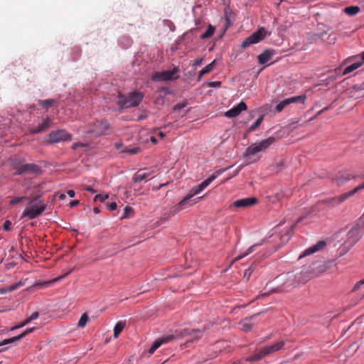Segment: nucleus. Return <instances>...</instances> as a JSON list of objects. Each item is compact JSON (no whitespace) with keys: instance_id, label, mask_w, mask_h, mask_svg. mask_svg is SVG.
I'll return each instance as SVG.
<instances>
[{"instance_id":"1","label":"nucleus","mask_w":364,"mask_h":364,"mask_svg":"<svg viewBox=\"0 0 364 364\" xmlns=\"http://www.w3.org/2000/svg\"><path fill=\"white\" fill-rule=\"evenodd\" d=\"M215 180L214 176H210L204 181H203L200 184L194 186L191 189V193L185 196L178 204L173 206L166 218H169L173 216L176 213L181 210L183 208H186V203L188 201L194 196L198 194L200 191L205 189L210 184Z\"/></svg>"},{"instance_id":"2","label":"nucleus","mask_w":364,"mask_h":364,"mask_svg":"<svg viewBox=\"0 0 364 364\" xmlns=\"http://www.w3.org/2000/svg\"><path fill=\"white\" fill-rule=\"evenodd\" d=\"M144 93L139 91H134L127 97L121 93L118 95L117 102L120 109L137 107L144 98Z\"/></svg>"},{"instance_id":"3","label":"nucleus","mask_w":364,"mask_h":364,"mask_svg":"<svg viewBox=\"0 0 364 364\" xmlns=\"http://www.w3.org/2000/svg\"><path fill=\"white\" fill-rule=\"evenodd\" d=\"M39 196H36L31 199L29 205L22 213L21 218H28L33 220L42 214L46 208V204L43 200H38Z\"/></svg>"},{"instance_id":"4","label":"nucleus","mask_w":364,"mask_h":364,"mask_svg":"<svg viewBox=\"0 0 364 364\" xmlns=\"http://www.w3.org/2000/svg\"><path fill=\"white\" fill-rule=\"evenodd\" d=\"M296 280V274L294 272L282 274L276 278V281L279 285L272 289V292L289 291V289L297 286Z\"/></svg>"},{"instance_id":"5","label":"nucleus","mask_w":364,"mask_h":364,"mask_svg":"<svg viewBox=\"0 0 364 364\" xmlns=\"http://www.w3.org/2000/svg\"><path fill=\"white\" fill-rule=\"evenodd\" d=\"M275 141L276 139L274 136H269L259 142L252 144L245 151L243 154L244 158H248L259 152L265 151Z\"/></svg>"},{"instance_id":"6","label":"nucleus","mask_w":364,"mask_h":364,"mask_svg":"<svg viewBox=\"0 0 364 364\" xmlns=\"http://www.w3.org/2000/svg\"><path fill=\"white\" fill-rule=\"evenodd\" d=\"M284 346V341H279L274 343L273 345L267 346L262 348L258 353L254 354L246 358V361L254 362L257 361L263 358L281 350Z\"/></svg>"},{"instance_id":"7","label":"nucleus","mask_w":364,"mask_h":364,"mask_svg":"<svg viewBox=\"0 0 364 364\" xmlns=\"http://www.w3.org/2000/svg\"><path fill=\"white\" fill-rule=\"evenodd\" d=\"M109 129V124L105 119L95 120L92 122L86 132L93 137H98L105 133Z\"/></svg>"},{"instance_id":"8","label":"nucleus","mask_w":364,"mask_h":364,"mask_svg":"<svg viewBox=\"0 0 364 364\" xmlns=\"http://www.w3.org/2000/svg\"><path fill=\"white\" fill-rule=\"evenodd\" d=\"M269 36H270V32L267 31L264 28H260L244 40L242 47L246 48L250 45L257 43Z\"/></svg>"},{"instance_id":"9","label":"nucleus","mask_w":364,"mask_h":364,"mask_svg":"<svg viewBox=\"0 0 364 364\" xmlns=\"http://www.w3.org/2000/svg\"><path fill=\"white\" fill-rule=\"evenodd\" d=\"M72 135L65 130L53 131L49 134L48 143L54 144L60 141H70Z\"/></svg>"},{"instance_id":"10","label":"nucleus","mask_w":364,"mask_h":364,"mask_svg":"<svg viewBox=\"0 0 364 364\" xmlns=\"http://www.w3.org/2000/svg\"><path fill=\"white\" fill-rule=\"evenodd\" d=\"M208 328V327L205 326L203 331L196 330V329H190V328H184L179 331L177 334V336H180L182 338L190 337L187 341H195L200 339L202 337L203 333L205 330Z\"/></svg>"},{"instance_id":"11","label":"nucleus","mask_w":364,"mask_h":364,"mask_svg":"<svg viewBox=\"0 0 364 364\" xmlns=\"http://www.w3.org/2000/svg\"><path fill=\"white\" fill-rule=\"evenodd\" d=\"M178 71V68H173L172 70L155 73L153 75V80L159 81L173 80L178 78V77H174V75L177 74Z\"/></svg>"},{"instance_id":"12","label":"nucleus","mask_w":364,"mask_h":364,"mask_svg":"<svg viewBox=\"0 0 364 364\" xmlns=\"http://www.w3.org/2000/svg\"><path fill=\"white\" fill-rule=\"evenodd\" d=\"M306 98V96L305 95H301L285 99L277 105V106L275 107V109L277 112H280L291 103H304Z\"/></svg>"},{"instance_id":"13","label":"nucleus","mask_w":364,"mask_h":364,"mask_svg":"<svg viewBox=\"0 0 364 364\" xmlns=\"http://www.w3.org/2000/svg\"><path fill=\"white\" fill-rule=\"evenodd\" d=\"M362 189H364V182L362 184L356 186L354 189H353L348 192H346L343 194H341V196H339L338 197H335V198H332L331 202L333 205L340 204V203H343V201H345L346 199H348L349 197L353 196L355 193H356L357 192H358L359 191H360Z\"/></svg>"},{"instance_id":"14","label":"nucleus","mask_w":364,"mask_h":364,"mask_svg":"<svg viewBox=\"0 0 364 364\" xmlns=\"http://www.w3.org/2000/svg\"><path fill=\"white\" fill-rule=\"evenodd\" d=\"M41 171L40 167L34 164H26L19 166L16 171V175H21L26 173H37Z\"/></svg>"},{"instance_id":"15","label":"nucleus","mask_w":364,"mask_h":364,"mask_svg":"<svg viewBox=\"0 0 364 364\" xmlns=\"http://www.w3.org/2000/svg\"><path fill=\"white\" fill-rule=\"evenodd\" d=\"M361 224L358 223L356 225L353 227L348 232L347 237L348 241L351 244H355L361 237L362 234L360 231Z\"/></svg>"},{"instance_id":"16","label":"nucleus","mask_w":364,"mask_h":364,"mask_svg":"<svg viewBox=\"0 0 364 364\" xmlns=\"http://www.w3.org/2000/svg\"><path fill=\"white\" fill-rule=\"evenodd\" d=\"M296 274V283L297 285L300 284H305L307 282L311 277H313L314 275L316 274V272L313 271H301L299 272L295 273Z\"/></svg>"},{"instance_id":"17","label":"nucleus","mask_w":364,"mask_h":364,"mask_svg":"<svg viewBox=\"0 0 364 364\" xmlns=\"http://www.w3.org/2000/svg\"><path fill=\"white\" fill-rule=\"evenodd\" d=\"M35 329H36L35 327L28 328L26 329L22 333L19 334L18 336L12 337L11 338L4 339L2 342H0V346H4V345H8V344H11V343H16L17 341H19L23 338H24L26 336H27L28 334L34 331Z\"/></svg>"},{"instance_id":"18","label":"nucleus","mask_w":364,"mask_h":364,"mask_svg":"<svg viewBox=\"0 0 364 364\" xmlns=\"http://www.w3.org/2000/svg\"><path fill=\"white\" fill-rule=\"evenodd\" d=\"M247 109V105L244 102H240L237 106L233 107L228 111L225 112L224 115L228 118H232L238 116L242 111Z\"/></svg>"},{"instance_id":"19","label":"nucleus","mask_w":364,"mask_h":364,"mask_svg":"<svg viewBox=\"0 0 364 364\" xmlns=\"http://www.w3.org/2000/svg\"><path fill=\"white\" fill-rule=\"evenodd\" d=\"M153 173L152 171H149L146 168L138 171L132 177V180L134 183H141L144 181H147L148 178Z\"/></svg>"},{"instance_id":"20","label":"nucleus","mask_w":364,"mask_h":364,"mask_svg":"<svg viewBox=\"0 0 364 364\" xmlns=\"http://www.w3.org/2000/svg\"><path fill=\"white\" fill-rule=\"evenodd\" d=\"M355 177V175H352L350 173H338L332 178V180L336 185L342 186Z\"/></svg>"},{"instance_id":"21","label":"nucleus","mask_w":364,"mask_h":364,"mask_svg":"<svg viewBox=\"0 0 364 364\" xmlns=\"http://www.w3.org/2000/svg\"><path fill=\"white\" fill-rule=\"evenodd\" d=\"M174 338L173 335H168L164 337L158 338L154 341L151 348L149 349V353L153 354L156 349H158L163 343H166L171 341Z\"/></svg>"},{"instance_id":"22","label":"nucleus","mask_w":364,"mask_h":364,"mask_svg":"<svg viewBox=\"0 0 364 364\" xmlns=\"http://www.w3.org/2000/svg\"><path fill=\"white\" fill-rule=\"evenodd\" d=\"M257 203V198L254 197L245 198L237 200L233 202V205L236 208H246L255 205Z\"/></svg>"},{"instance_id":"23","label":"nucleus","mask_w":364,"mask_h":364,"mask_svg":"<svg viewBox=\"0 0 364 364\" xmlns=\"http://www.w3.org/2000/svg\"><path fill=\"white\" fill-rule=\"evenodd\" d=\"M51 123V119H50L49 117H46V119H43L41 124H38L36 127L31 128L30 129V132L31 134H35L43 132L50 126Z\"/></svg>"},{"instance_id":"24","label":"nucleus","mask_w":364,"mask_h":364,"mask_svg":"<svg viewBox=\"0 0 364 364\" xmlns=\"http://www.w3.org/2000/svg\"><path fill=\"white\" fill-rule=\"evenodd\" d=\"M326 243L325 241L321 240L318 242L316 245L306 250L304 253L300 255L299 258L309 255L318 252L320 250H322L326 246Z\"/></svg>"},{"instance_id":"25","label":"nucleus","mask_w":364,"mask_h":364,"mask_svg":"<svg viewBox=\"0 0 364 364\" xmlns=\"http://www.w3.org/2000/svg\"><path fill=\"white\" fill-rule=\"evenodd\" d=\"M273 53L269 50H266L258 55V61L259 64H264L268 62L272 57Z\"/></svg>"},{"instance_id":"26","label":"nucleus","mask_w":364,"mask_h":364,"mask_svg":"<svg viewBox=\"0 0 364 364\" xmlns=\"http://www.w3.org/2000/svg\"><path fill=\"white\" fill-rule=\"evenodd\" d=\"M60 278H57L53 280L47 281V282H36L34 284H33L31 287L26 289V290H29L31 288H38V289H43L49 287L51 284L55 282L56 281L59 280Z\"/></svg>"},{"instance_id":"27","label":"nucleus","mask_w":364,"mask_h":364,"mask_svg":"<svg viewBox=\"0 0 364 364\" xmlns=\"http://www.w3.org/2000/svg\"><path fill=\"white\" fill-rule=\"evenodd\" d=\"M362 65H363V61H358V62L353 63L352 65H350L349 66H347L343 70V75H346L350 73L351 72L354 71L355 70L358 69V68H360Z\"/></svg>"},{"instance_id":"28","label":"nucleus","mask_w":364,"mask_h":364,"mask_svg":"<svg viewBox=\"0 0 364 364\" xmlns=\"http://www.w3.org/2000/svg\"><path fill=\"white\" fill-rule=\"evenodd\" d=\"M215 63H216V60H214L213 61H212L210 63L207 65L205 68H203L200 71L199 75H198V80H200V78L203 75H206V74L209 73L210 71H212V70L213 69V68L215 65Z\"/></svg>"},{"instance_id":"29","label":"nucleus","mask_w":364,"mask_h":364,"mask_svg":"<svg viewBox=\"0 0 364 364\" xmlns=\"http://www.w3.org/2000/svg\"><path fill=\"white\" fill-rule=\"evenodd\" d=\"M257 246H259L258 244H255V245L250 246L243 254H241V255L237 256L236 257H235V259L232 260V263H234L236 261H238V260L242 259L243 257L247 256L248 255L252 253Z\"/></svg>"},{"instance_id":"30","label":"nucleus","mask_w":364,"mask_h":364,"mask_svg":"<svg viewBox=\"0 0 364 364\" xmlns=\"http://www.w3.org/2000/svg\"><path fill=\"white\" fill-rule=\"evenodd\" d=\"M256 315H254L252 316L250 319L253 317H255ZM240 324L241 325V329L245 332H247V331H250L252 328V323H250V318H245L243 319L240 323Z\"/></svg>"},{"instance_id":"31","label":"nucleus","mask_w":364,"mask_h":364,"mask_svg":"<svg viewBox=\"0 0 364 364\" xmlns=\"http://www.w3.org/2000/svg\"><path fill=\"white\" fill-rule=\"evenodd\" d=\"M125 326V322L119 321L116 323L114 328V337L115 338H118L119 333L123 331Z\"/></svg>"},{"instance_id":"32","label":"nucleus","mask_w":364,"mask_h":364,"mask_svg":"<svg viewBox=\"0 0 364 364\" xmlns=\"http://www.w3.org/2000/svg\"><path fill=\"white\" fill-rule=\"evenodd\" d=\"M344 11L349 16H354L360 11V8L357 6H350L346 7Z\"/></svg>"},{"instance_id":"33","label":"nucleus","mask_w":364,"mask_h":364,"mask_svg":"<svg viewBox=\"0 0 364 364\" xmlns=\"http://www.w3.org/2000/svg\"><path fill=\"white\" fill-rule=\"evenodd\" d=\"M214 32H215V28L213 26L209 25L208 27V29L205 31V32H204L203 34H201L200 38H202V39L209 38L213 35Z\"/></svg>"},{"instance_id":"34","label":"nucleus","mask_w":364,"mask_h":364,"mask_svg":"<svg viewBox=\"0 0 364 364\" xmlns=\"http://www.w3.org/2000/svg\"><path fill=\"white\" fill-rule=\"evenodd\" d=\"M263 120V116H260L248 129V132H251L256 130Z\"/></svg>"},{"instance_id":"35","label":"nucleus","mask_w":364,"mask_h":364,"mask_svg":"<svg viewBox=\"0 0 364 364\" xmlns=\"http://www.w3.org/2000/svg\"><path fill=\"white\" fill-rule=\"evenodd\" d=\"M88 320H89V317H88L87 314L86 313H84L81 316V317L78 321L77 326L80 328L85 327L86 326Z\"/></svg>"},{"instance_id":"36","label":"nucleus","mask_w":364,"mask_h":364,"mask_svg":"<svg viewBox=\"0 0 364 364\" xmlns=\"http://www.w3.org/2000/svg\"><path fill=\"white\" fill-rule=\"evenodd\" d=\"M54 103H55V100H52V99H48V100H40L38 101V105H40L41 106H45L47 107L52 106Z\"/></svg>"},{"instance_id":"37","label":"nucleus","mask_w":364,"mask_h":364,"mask_svg":"<svg viewBox=\"0 0 364 364\" xmlns=\"http://www.w3.org/2000/svg\"><path fill=\"white\" fill-rule=\"evenodd\" d=\"M139 151H140V148L139 147H134V148H132V149H125L122 150L121 152L122 153H127V154H136Z\"/></svg>"},{"instance_id":"38","label":"nucleus","mask_w":364,"mask_h":364,"mask_svg":"<svg viewBox=\"0 0 364 364\" xmlns=\"http://www.w3.org/2000/svg\"><path fill=\"white\" fill-rule=\"evenodd\" d=\"M23 285V283L22 282H18L17 283L13 284L11 286H9L7 289L8 291H13L19 287H22Z\"/></svg>"},{"instance_id":"39","label":"nucleus","mask_w":364,"mask_h":364,"mask_svg":"<svg viewBox=\"0 0 364 364\" xmlns=\"http://www.w3.org/2000/svg\"><path fill=\"white\" fill-rule=\"evenodd\" d=\"M109 198V196L107 194L106 195H101V194H97L95 196V198H94V200L95 201H97V200H99L100 202H104L105 201V200H107V198Z\"/></svg>"},{"instance_id":"40","label":"nucleus","mask_w":364,"mask_h":364,"mask_svg":"<svg viewBox=\"0 0 364 364\" xmlns=\"http://www.w3.org/2000/svg\"><path fill=\"white\" fill-rule=\"evenodd\" d=\"M24 198H25L24 196L16 197V198L11 200L10 202H9V204L11 205H14L18 204L20 202H21Z\"/></svg>"},{"instance_id":"41","label":"nucleus","mask_w":364,"mask_h":364,"mask_svg":"<svg viewBox=\"0 0 364 364\" xmlns=\"http://www.w3.org/2000/svg\"><path fill=\"white\" fill-rule=\"evenodd\" d=\"M231 167H232V166H230L225 168H221V169L217 170L211 176H214L215 179L218 176H220L224 171H227L228 169L230 168Z\"/></svg>"},{"instance_id":"42","label":"nucleus","mask_w":364,"mask_h":364,"mask_svg":"<svg viewBox=\"0 0 364 364\" xmlns=\"http://www.w3.org/2000/svg\"><path fill=\"white\" fill-rule=\"evenodd\" d=\"M187 106L186 102H181V103H177L173 107V111H178L180 110Z\"/></svg>"},{"instance_id":"43","label":"nucleus","mask_w":364,"mask_h":364,"mask_svg":"<svg viewBox=\"0 0 364 364\" xmlns=\"http://www.w3.org/2000/svg\"><path fill=\"white\" fill-rule=\"evenodd\" d=\"M12 223L10 220H6L4 223L3 228L5 231H9L11 228Z\"/></svg>"},{"instance_id":"44","label":"nucleus","mask_w":364,"mask_h":364,"mask_svg":"<svg viewBox=\"0 0 364 364\" xmlns=\"http://www.w3.org/2000/svg\"><path fill=\"white\" fill-rule=\"evenodd\" d=\"M117 208V205L115 202H112L107 205V208L111 211L116 210Z\"/></svg>"},{"instance_id":"45","label":"nucleus","mask_w":364,"mask_h":364,"mask_svg":"<svg viewBox=\"0 0 364 364\" xmlns=\"http://www.w3.org/2000/svg\"><path fill=\"white\" fill-rule=\"evenodd\" d=\"M252 267L248 268L247 269L245 270L244 277H247V279H248L250 274H252Z\"/></svg>"},{"instance_id":"46","label":"nucleus","mask_w":364,"mask_h":364,"mask_svg":"<svg viewBox=\"0 0 364 364\" xmlns=\"http://www.w3.org/2000/svg\"><path fill=\"white\" fill-rule=\"evenodd\" d=\"M364 284V279L363 280H361L360 282H358L355 285V287H353V291H356L358 290L361 285H363Z\"/></svg>"},{"instance_id":"47","label":"nucleus","mask_w":364,"mask_h":364,"mask_svg":"<svg viewBox=\"0 0 364 364\" xmlns=\"http://www.w3.org/2000/svg\"><path fill=\"white\" fill-rule=\"evenodd\" d=\"M131 212H133V209L129 206H126L124 208V217L127 216Z\"/></svg>"},{"instance_id":"48","label":"nucleus","mask_w":364,"mask_h":364,"mask_svg":"<svg viewBox=\"0 0 364 364\" xmlns=\"http://www.w3.org/2000/svg\"><path fill=\"white\" fill-rule=\"evenodd\" d=\"M203 58L196 59L193 63V65H194V66L200 65L202 64V63H203Z\"/></svg>"},{"instance_id":"49","label":"nucleus","mask_w":364,"mask_h":364,"mask_svg":"<svg viewBox=\"0 0 364 364\" xmlns=\"http://www.w3.org/2000/svg\"><path fill=\"white\" fill-rule=\"evenodd\" d=\"M29 317L32 321L37 319L39 317V313L37 311L33 312Z\"/></svg>"},{"instance_id":"50","label":"nucleus","mask_w":364,"mask_h":364,"mask_svg":"<svg viewBox=\"0 0 364 364\" xmlns=\"http://www.w3.org/2000/svg\"><path fill=\"white\" fill-rule=\"evenodd\" d=\"M84 189H85V191H90V192H91V193H95V192H96V191H95V190H94L92 188H91V187H90V186H85V187H84Z\"/></svg>"},{"instance_id":"51","label":"nucleus","mask_w":364,"mask_h":364,"mask_svg":"<svg viewBox=\"0 0 364 364\" xmlns=\"http://www.w3.org/2000/svg\"><path fill=\"white\" fill-rule=\"evenodd\" d=\"M84 146V145L81 143H74L73 144V149H76L77 147H82Z\"/></svg>"},{"instance_id":"52","label":"nucleus","mask_w":364,"mask_h":364,"mask_svg":"<svg viewBox=\"0 0 364 364\" xmlns=\"http://www.w3.org/2000/svg\"><path fill=\"white\" fill-rule=\"evenodd\" d=\"M67 194L69 196V197L73 198L75 196V191L73 190H68L67 191Z\"/></svg>"},{"instance_id":"53","label":"nucleus","mask_w":364,"mask_h":364,"mask_svg":"<svg viewBox=\"0 0 364 364\" xmlns=\"http://www.w3.org/2000/svg\"><path fill=\"white\" fill-rule=\"evenodd\" d=\"M78 204H79V200H73V201H71L70 203V207H74V206H76Z\"/></svg>"},{"instance_id":"54","label":"nucleus","mask_w":364,"mask_h":364,"mask_svg":"<svg viewBox=\"0 0 364 364\" xmlns=\"http://www.w3.org/2000/svg\"><path fill=\"white\" fill-rule=\"evenodd\" d=\"M329 109L328 107H326L324 108H323L321 110H320L318 113H317V116L321 114V113L324 112L325 111L328 110Z\"/></svg>"},{"instance_id":"55","label":"nucleus","mask_w":364,"mask_h":364,"mask_svg":"<svg viewBox=\"0 0 364 364\" xmlns=\"http://www.w3.org/2000/svg\"><path fill=\"white\" fill-rule=\"evenodd\" d=\"M66 198V196L65 194L64 193H60L59 196H58V198L60 200H63L64 199H65Z\"/></svg>"},{"instance_id":"56","label":"nucleus","mask_w":364,"mask_h":364,"mask_svg":"<svg viewBox=\"0 0 364 364\" xmlns=\"http://www.w3.org/2000/svg\"><path fill=\"white\" fill-rule=\"evenodd\" d=\"M220 82H211V83H210V85L211 87H216V86H219V85H220Z\"/></svg>"},{"instance_id":"57","label":"nucleus","mask_w":364,"mask_h":364,"mask_svg":"<svg viewBox=\"0 0 364 364\" xmlns=\"http://www.w3.org/2000/svg\"><path fill=\"white\" fill-rule=\"evenodd\" d=\"M359 223L361 224L362 227H364V213L363 215L360 218Z\"/></svg>"},{"instance_id":"58","label":"nucleus","mask_w":364,"mask_h":364,"mask_svg":"<svg viewBox=\"0 0 364 364\" xmlns=\"http://www.w3.org/2000/svg\"><path fill=\"white\" fill-rule=\"evenodd\" d=\"M114 146L117 149H119L122 146V143H116Z\"/></svg>"},{"instance_id":"59","label":"nucleus","mask_w":364,"mask_h":364,"mask_svg":"<svg viewBox=\"0 0 364 364\" xmlns=\"http://www.w3.org/2000/svg\"><path fill=\"white\" fill-rule=\"evenodd\" d=\"M93 211H94V213L95 214H97V213H99L100 212V210L99 208L95 207V208H93Z\"/></svg>"},{"instance_id":"60","label":"nucleus","mask_w":364,"mask_h":364,"mask_svg":"<svg viewBox=\"0 0 364 364\" xmlns=\"http://www.w3.org/2000/svg\"><path fill=\"white\" fill-rule=\"evenodd\" d=\"M232 177H234V176H232V174H230L227 178H225V180H223V183H225V182L228 181V180H230V178H232Z\"/></svg>"},{"instance_id":"61","label":"nucleus","mask_w":364,"mask_h":364,"mask_svg":"<svg viewBox=\"0 0 364 364\" xmlns=\"http://www.w3.org/2000/svg\"><path fill=\"white\" fill-rule=\"evenodd\" d=\"M242 167H240V168H238L237 170H236L235 172H233L232 173V176H235L238 174V173L240 172V171L241 170Z\"/></svg>"},{"instance_id":"62","label":"nucleus","mask_w":364,"mask_h":364,"mask_svg":"<svg viewBox=\"0 0 364 364\" xmlns=\"http://www.w3.org/2000/svg\"><path fill=\"white\" fill-rule=\"evenodd\" d=\"M26 325V323L23 321V322H21L20 324L18 325V327H19L21 328L24 327Z\"/></svg>"},{"instance_id":"63","label":"nucleus","mask_w":364,"mask_h":364,"mask_svg":"<svg viewBox=\"0 0 364 364\" xmlns=\"http://www.w3.org/2000/svg\"><path fill=\"white\" fill-rule=\"evenodd\" d=\"M31 321H32V320H31V319H30V317H29V316H28L26 320H24V322L26 323V325H27L28 323H29L30 322H31Z\"/></svg>"},{"instance_id":"64","label":"nucleus","mask_w":364,"mask_h":364,"mask_svg":"<svg viewBox=\"0 0 364 364\" xmlns=\"http://www.w3.org/2000/svg\"><path fill=\"white\" fill-rule=\"evenodd\" d=\"M362 60L360 61H363V63H364V51L361 54Z\"/></svg>"}]
</instances>
